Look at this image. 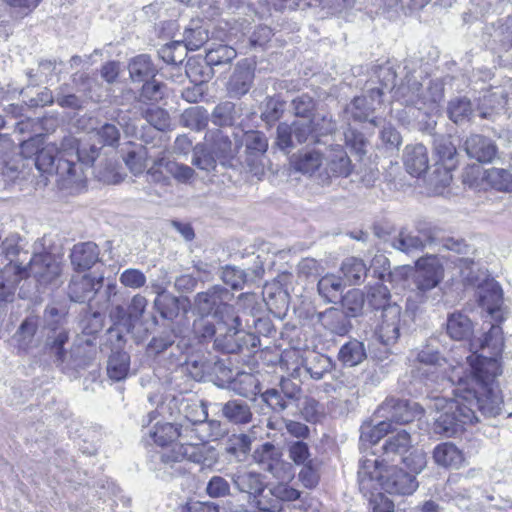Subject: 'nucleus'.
Segmentation results:
<instances>
[{
  "mask_svg": "<svg viewBox=\"0 0 512 512\" xmlns=\"http://www.w3.org/2000/svg\"><path fill=\"white\" fill-rule=\"evenodd\" d=\"M486 182L499 191H512V174L502 168H490L485 171Z\"/></svg>",
  "mask_w": 512,
  "mask_h": 512,
  "instance_id": "09e8293b",
  "label": "nucleus"
},
{
  "mask_svg": "<svg viewBox=\"0 0 512 512\" xmlns=\"http://www.w3.org/2000/svg\"><path fill=\"white\" fill-rule=\"evenodd\" d=\"M162 149L163 147L156 145L140 146L136 150L129 151L123 157V161L131 173L140 175L147 168L148 161L151 162V165L155 163Z\"/></svg>",
  "mask_w": 512,
  "mask_h": 512,
  "instance_id": "4be33fe9",
  "label": "nucleus"
},
{
  "mask_svg": "<svg viewBox=\"0 0 512 512\" xmlns=\"http://www.w3.org/2000/svg\"><path fill=\"white\" fill-rule=\"evenodd\" d=\"M179 298L170 293H159L154 300V307L159 312L160 316L167 320L175 319L180 312V309H185L183 303Z\"/></svg>",
  "mask_w": 512,
  "mask_h": 512,
  "instance_id": "72a5a7b5",
  "label": "nucleus"
},
{
  "mask_svg": "<svg viewBox=\"0 0 512 512\" xmlns=\"http://www.w3.org/2000/svg\"><path fill=\"white\" fill-rule=\"evenodd\" d=\"M281 453L272 443L266 442L255 449L253 458L255 462L263 466L264 470L274 473L275 466L279 463Z\"/></svg>",
  "mask_w": 512,
  "mask_h": 512,
  "instance_id": "a19ab883",
  "label": "nucleus"
},
{
  "mask_svg": "<svg viewBox=\"0 0 512 512\" xmlns=\"http://www.w3.org/2000/svg\"><path fill=\"white\" fill-rule=\"evenodd\" d=\"M390 298V291L383 284H376L369 287L366 295L368 305L375 310L381 309L382 311H384V308L387 307L388 304H392Z\"/></svg>",
  "mask_w": 512,
  "mask_h": 512,
  "instance_id": "603ef678",
  "label": "nucleus"
},
{
  "mask_svg": "<svg viewBox=\"0 0 512 512\" xmlns=\"http://www.w3.org/2000/svg\"><path fill=\"white\" fill-rule=\"evenodd\" d=\"M367 357L364 343L356 339L343 344L338 352V360L346 367H355Z\"/></svg>",
  "mask_w": 512,
  "mask_h": 512,
  "instance_id": "7c9ffc66",
  "label": "nucleus"
},
{
  "mask_svg": "<svg viewBox=\"0 0 512 512\" xmlns=\"http://www.w3.org/2000/svg\"><path fill=\"white\" fill-rule=\"evenodd\" d=\"M467 155L480 163H489L497 155L496 144L488 137L474 134L468 137L464 143Z\"/></svg>",
  "mask_w": 512,
  "mask_h": 512,
  "instance_id": "412c9836",
  "label": "nucleus"
},
{
  "mask_svg": "<svg viewBox=\"0 0 512 512\" xmlns=\"http://www.w3.org/2000/svg\"><path fill=\"white\" fill-rule=\"evenodd\" d=\"M69 257L74 270L86 271L100 261V249L91 241L77 243L71 249Z\"/></svg>",
  "mask_w": 512,
  "mask_h": 512,
  "instance_id": "aec40b11",
  "label": "nucleus"
},
{
  "mask_svg": "<svg viewBox=\"0 0 512 512\" xmlns=\"http://www.w3.org/2000/svg\"><path fill=\"white\" fill-rule=\"evenodd\" d=\"M187 50L182 41H173L162 46L158 54L167 64H181L187 55Z\"/></svg>",
  "mask_w": 512,
  "mask_h": 512,
  "instance_id": "8fccbe9b",
  "label": "nucleus"
},
{
  "mask_svg": "<svg viewBox=\"0 0 512 512\" xmlns=\"http://www.w3.org/2000/svg\"><path fill=\"white\" fill-rule=\"evenodd\" d=\"M325 160L326 168L318 174V181L323 185L332 177H348L352 172L351 160L341 145L331 146Z\"/></svg>",
  "mask_w": 512,
  "mask_h": 512,
  "instance_id": "ddd939ff",
  "label": "nucleus"
},
{
  "mask_svg": "<svg viewBox=\"0 0 512 512\" xmlns=\"http://www.w3.org/2000/svg\"><path fill=\"white\" fill-rule=\"evenodd\" d=\"M219 319H209L208 316L200 315L194 320L193 333L200 341H213L218 336Z\"/></svg>",
  "mask_w": 512,
  "mask_h": 512,
  "instance_id": "49530a36",
  "label": "nucleus"
},
{
  "mask_svg": "<svg viewBox=\"0 0 512 512\" xmlns=\"http://www.w3.org/2000/svg\"><path fill=\"white\" fill-rule=\"evenodd\" d=\"M178 423H157L151 431L149 438L161 447H165L178 439Z\"/></svg>",
  "mask_w": 512,
  "mask_h": 512,
  "instance_id": "c03bdc74",
  "label": "nucleus"
},
{
  "mask_svg": "<svg viewBox=\"0 0 512 512\" xmlns=\"http://www.w3.org/2000/svg\"><path fill=\"white\" fill-rule=\"evenodd\" d=\"M231 298L232 294L226 288L216 285L196 294L194 309L203 316L213 314V319L221 321L235 314L234 308L228 304Z\"/></svg>",
  "mask_w": 512,
  "mask_h": 512,
  "instance_id": "6e6552de",
  "label": "nucleus"
},
{
  "mask_svg": "<svg viewBox=\"0 0 512 512\" xmlns=\"http://www.w3.org/2000/svg\"><path fill=\"white\" fill-rule=\"evenodd\" d=\"M342 318V313L335 308L327 309L325 312L320 314L322 324L331 332L340 335L347 332L346 325L344 323H340Z\"/></svg>",
  "mask_w": 512,
  "mask_h": 512,
  "instance_id": "e2e57ef3",
  "label": "nucleus"
},
{
  "mask_svg": "<svg viewBox=\"0 0 512 512\" xmlns=\"http://www.w3.org/2000/svg\"><path fill=\"white\" fill-rule=\"evenodd\" d=\"M358 482L365 494H373L381 489L389 494L410 495L418 487L414 475L397 466H383L376 458H366L360 462Z\"/></svg>",
  "mask_w": 512,
  "mask_h": 512,
  "instance_id": "f03ea898",
  "label": "nucleus"
},
{
  "mask_svg": "<svg viewBox=\"0 0 512 512\" xmlns=\"http://www.w3.org/2000/svg\"><path fill=\"white\" fill-rule=\"evenodd\" d=\"M191 162L198 169L209 172L216 168L217 158L204 145L198 144L193 149Z\"/></svg>",
  "mask_w": 512,
  "mask_h": 512,
  "instance_id": "6e6d98bb",
  "label": "nucleus"
},
{
  "mask_svg": "<svg viewBox=\"0 0 512 512\" xmlns=\"http://www.w3.org/2000/svg\"><path fill=\"white\" fill-rule=\"evenodd\" d=\"M66 143L68 145V151H66V155L69 157V160H72L73 166L77 168L75 174H71L70 183H78L83 179V165L89 166L94 163V161L99 156V148L96 146H91L89 150L85 148H79L77 145V141L73 137L66 138Z\"/></svg>",
  "mask_w": 512,
  "mask_h": 512,
  "instance_id": "a211bd4d",
  "label": "nucleus"
},
{
  "mask_svg": "<svg viewBox=\"0 0 512 512\" xmlns=\"http://www.w3.org/2000/svg\"><path fill=\"white\" fill-rule=\"evenodd\" d=\"M129 75L133 82H144L156 75V68L149 55L141 54L129 62Z\"/></svg>",
  "mask_w": 512,
  "mask_h": 512,
  "instance_id": "473e14b6",
  "label": "nucleus"
},
{
  "mask_svg": "<svg viewBox=\"0 0 512 512\" xmlns=\"http://www.w3.org/2000/svg\"><path fill=\"white\" fill-rule=\"evenodd\" d=\"M235 487L240 491L252 495L260 494L264 489L261 475L254 471L238 470L231 476Z\"/></svg>",
  "mask_w": 512,
  "mask_h": 512,
  "instance_id": "cd10ccee",
  "label": "nucleus"
},
{
  "mask_svg": "<svg viewBox=\"0 0 512 512\" xmlns=\"http://www.w3.org/2000/svg\"><path fill=\"white\" fill-rule=\"evenodd\" d=\"M302 468L298 474L299 481L306 488H314L319 483V467L316 460L301 465Z\"/></svg>",
  "mask_w": 512,
  "mask_h": 512,
  "instance_id": "774afa93",
  "label": "nucleus"
},
{
  "mask_svg": "<svg viewBox=\"0 0 512 512\" xmlns=\"http://www.w3.org/2000/svg\"><path fill=\"white\" fill-rule=\"evenodd\" d=\"M406 171L415 177L422 175L429 167L427 148L421 144L407 145L403 154Z\"/></svg>",
  "mask_w": 512,
  "mask_h": 512,
  "instance_id": "b1692460",
  "label": "nucleus"
},
{
  "mask_svg": "<svg viewBox=\"0 0 512 512\" xmlns=\"http://www.w3.org/2000/svg\"><path fill=\"white\" fill-rule=\"evenodd\" d=\"M288 455L296 465H303L315 460L311 458L308 444L303 441L292 442L288 447Z\"/></svg>",
  "mask_w": 512,
  "mask_h": 512,
  "instance_id": "338daca9",
  "label": "nucleus"
},
{
  "mask_svg": "<svg viewBox=\"0 0 512 512\" xmlns=\"http://www.w3.org/2000/svg\"><path fill=\"white\" fill-rule=\"evenodd\" d=\"M240 327L241 321L236 314L219 321L218 336L213 344L214 349L223 353H238L244 347H256L257 337Z\"/></svg>",
  "mask_w": 512,
  "mask_h": 512,
  "instance_id": "423d86ee",
  "label": "nucleus"
},
{
  "mask_svg": "<svg viewBox=\"0 0 512 512\" xmlns=\"http://www.w3.org/2000/svg\"><path fill=\"white\" fill-rule=\"evenodd\" d=\"M320 297L328 303H336L342 295L343 283L341 278L334 274H326L317 285Z\"/></svg>",
  "mask_w": 512,
  "mask_h": 512,
  "instance_id": "f704fd0d",
  "label": "nucleus"
},
{
  "mask_svg": "<svg viewBox=\"0 0 512 512\" xmlns=\"http://www.w3.org/2000/svg\"><path fill=\"white\" fill-rule=\"evenodd\" d=\"M400 329L401 307L397 303L388 304L382 311L376 335L382 344L388 346L397 342Z\"/></svg>",
  "mask_w": 512,
  "mask_h": 512,
  "instance_id": "4468645a",
  "label": "nucleus"
},
{
  "mask_svg": "<svg viewBox=\"0 0 512 512\" xmlns=\"http://www.w3.org/2000/svg\"><path fill=\"white\" fill-rule=\"evenodd\" d=\"M208 38V30L203 28L199 24V21H192L190 25L185 28L181 41L186 49L195 51L201 48L207 42Z\"/></svg>",
  "mask_w": 512,
  "mask_h": 512,
  "instance_id": "79ce46f5",
  "label": "nucleus"
},
{
  "mask_svg": "<svg viewBox=\"0 0 512 512\" xmlns=\"http://www.w3.org/2000/svg\"><path fill=\"white\" fill-rule=\"evenodd\" d=\"M204 428L205 426H192L191 424L178 423V438L181 440L178 444L184 445V447L204 444L209 438Z\"/></svg>",
  "mask_w": 512,
  "mask_h": 512,
  "instance_id": "37998d69",
  "label": "nucleus"
},
{
  "mask_svg": "<svg viewBox=\"0 0 512 512\" xmlns=\"http://www.w3.org/2000/svg\"><path fill=\"white\" fill-rule=\"evenodd\" d=\"M341 272L349 285H359L366 278L368 269L362 259L349 257L342 262Z\"/></svg>",
  "mask_w": 512,
  "mask_h": 512,
  "instance_id": "e433bc0d",
  "label": "nucleus"
},
{
  "mask_svg": "<svg viewBox=\"0 0 512 512\" xmlns=\"http://www.w3.org/2000/svg\"><path fill=\"white\" fill-rule=\"evenodd\" d=\"M294 130L292 124L280 123L277 126L276 145L282 151L289 153L295 147Z\"/></svg>",
  "mask_w": 512,
  "mask_h": 512,
  "instance_id": "0e129e2a",
  "label": "nucleus"
},
{
  "mask_svg": "<svg viewBox=\"0 0 512 512\" xmlns=\"http://www.w3.org/2000/svg\"><path fill=\"white\" fill-rule=\"evenodd\" d=\"M44 319L52 330V335L47 337L46 346L49 349L50 355L55 357V361L62 364L66 361L67 357L63 346L68 341V332L60 328L65 320V312L57 307L50 306L44 312Z\"/></svg>",
  "mask_w": 512,
  "mask_h": 512,
  "instance_id": "9d476101",
  "label": "nucleus"
},
{
  "mask_svg": "<svg viewBox=\"0 0 512 512\" xmlns=\"http://www.w3.org/2000/svg\"><path fill=\"white\" fill-rule=\"evenodd\" d=\"M375 77L381 85V88H373L370 90V97L374 99L377 96L378 103L381 102L384 89L393 90L396 84V72L394 68L389 64L385 63L378 66L374 71Z\"/></svg>",
  "mask_w": 512,
  "mask_h": 512,
  "instance_id": "ea45409f",
  "label": "nucleus"
},
{
  "mask_svg": "<svg viewBox=\"0 0 512 512\" xmlns=\"http://www.w3.org/2000/svg\"><path fill=\"white\" fill-rule=\"evenodd\" d=\"M223 416L231 423L236 425H245L252 420V411L250 406L242 400H230L222 407Z\"/></svg>",
  "mask_w": 512,
  "mask_h": 512,
  "instance_id": "2f4dec72",
  "label": "nucleus"
},
{
  "mask_svg": "<svg viewBox=\"0 0 512 512\" xmlns=\"http://www.w3.org/2000/svg\"><path fill=\"white\" fill-rule=\"evenodd\" d=\"M391 423L382 420L376 425L364 424L361 427V441H367L376 444L381 438L392 432Z\"/></svg>",
  "mask_w": 512,
  "mask_h": 512,
  "instance_id": "864d4df0",
  "label": "nucleus"
},
{
  "mask_svg": "<svg viewBox=\"0 0 512 512\" xmlns=\"http://www.w3.org/2000/svg\"><path fill=\"white\" fill-rule=\"evenodd\" d=\"M168 405L169 409H176L183 418L179 423L191 424L192 426H219L216 421L206 423L208 411L203 401L193 398L173 397Z\"/></svg>",
  "mask_w": 512,
  "mask_h": 512,
  "instance_id": "f8f14e48",
  "label": "nucleus"
},
{
  "mask_svg": "<svg viewBox=\"0 0 512 512\" xmlns=\"http://www.w3.org/2000/svg\"><path fill=\"white\" fill-rule=\"evenodd\" d=\"M29 273L39 282L48 283L58 277L60 268L50 254L39 253L31 258Z\"/></svg>",
  "mask_w": 512,
  "mask_h": 512,
  "instance_id": "5701e85b",
  "label": "nucleus"
},
{
  "mask_svg": "<svg viewBox=\"0 0 512 512\" xmlns=\"http://www.w3.org/2000/svg\"><path fill=\"white\" fill-rule=\"evenodd\" d=\"M332 363L330 358L323 355L314 356L313 360L306 364V371L310 374L311 378L321 380L324 375L330 371Z\"/></svg>",
  "mask_w": 512,
  "mask_h": 512,
  "instance_id": "69168bd1",
  "label": "nucleus"
},
{
  "mask_svg": "<svg viewBox=\"0 0 512 512\" xmlns=\"http://www.w3.org/2000/svg\"><path fill=\"white\" fill-rule=\"evenodd\" d=\"M236 50L228 45H218L216 48H211L206 54V62L210 66H217L221 64L230 63L236 58Z\"/></svg>",
  "mask_w": 512,
  "mask_h": 512,
  "instance_id": "4d7b16f0",
  "label": "nucleus"
},
{
  "mask_svg": "<svg viewBox=\"0 0 512 512\" xmlns=\"http://www.w3.org/2000/svg\"><path fill=\"white\" fill-rule=\"evenodd\" d=\"M454 386L453 398L435 397L431 406L439 413L435 418L433 431L445 437H452L462 431L464 425L479 421L476 411L466 404V401L473 402V399L461 394L458 385Z\"/></svg>",
  "mask_w": 512,
  "mask_h": 512,
  "instance_id": "7ed1b4c3",
  "label": "nucleus"
},
{
  "mask_svg": "<svg viewBox=\"0 0 512 512\" xmlns=\"http://www.w3.org/2000/svg\"><path fill=\"white\" fill-rule=\"evenodd\" d=\"M369 99L366 96L355 97L348 106L347 112L357 121L368 120L375 109L374 102H378L377 96H374V99L369 96Z\"/></svg>",
  "mask_w": 512,
  "mask_h": 512,
  "instance_id": "de8ad7c7",
  "label": "nucleus"
},
{
  "mask_svg": "<svg viewBox=\"0 0 512 512\" xmlns=\"http://www.w3.org/2000/svg\"><path fill=\"white\" fill-rule=\"evenodd\" d=\"M421 89L422 85L418 81L413 80L411 82V80L408 79L407 85L398 87L395 94L399 98H402L406 105H417L421 100L423 103H437L443 98V88L439 83H431L428 88L429 96L422 97L420 93Z\"/></svg>",
  "mask_w": 512,
  "mask_h": 512,
  "instance_id": "dca6fc26",
  "label": "nucleus"
},
{
  "mask_svg": "<svg viewBox=\"0 0 512 512\" xmlns=\"http://www.w3.org/2000/svg\"><path fill=\"white\" fill-rule=\"evenodd\" d=\"M417 360L422 365L419 368V372H421V374L425 376L427 381H430L432 383H437L440 380H447L449 383H451L449 379L451 367H467L466 363H449L445 358L441 357L438 352H435L430 348H426L418 352Z\"/></svg>",
  "mask_w": 512,
  "mask_h": 512,
  "instance_id": "9b49d317",
  "label": "nucleus"
},
{
  "mask_svg": "<svg viewBox=\"0 0 512 512\" xmlns=\"http://www.w3.org/2000/svg\"><path fill=\"white\" fill-rule=\"evenodd\" d=\"M341 303L348 317H356L363 309L364 294L359 289H351L344 296L341 295Z\"/></svg>",
  "mask_w": 512,
  "mask_h": 512,
  "instance_id": "3c124183",
  "label": "nucleus"
},
{
  "mask_svg": "<svg viewBox=\"0 0 512 512\" xmlns=\"http://www.w3.org/2000/svg\"><path fill=\"white\" fill-rule=\"evenodd\" d=\"M130 356L124 351H115L109 356L107 374L113 381L124 380L129 373Z\"/></svg>",
  "mask_w": 512,
  "mask_h": 512,
  "instance_id": "c9c22d12",
  "label": "nucleus"
},
{
  "mask_svg": "<svg viewBox=\"0 0 512 512\" xmlns=\"http://www.w3.org/2000/svg\"><path fill=\"white\" fill-rule=\"evenodd\" d=\"M500 374V364L491 358L482 360L480 365L473 367L471 371L463 366H453L449 379L451 385H458L461 394L473 399V402L466 401V404L473 408L476 414L493 418L502 410V397L499 390L493 388V381Z\"/></svg>",
  "mask_w": 512,
  "mask_h": 512,
  "instance_id": "f257e3e1",
  "label": "nucleus"
},
{
  "mask_svg": "<svg viewBox=\"0 0 512 512\" xmlns=\"http://www.w3.org/2000/svg\"><path fill=\"white\" fill-rule=\"evenodd\" d=\"M479 304L488 314L494 316L500 311L503 302L501 287L495 282H488L479 288Z\"/></svg>",
  "mask_w": 512,
  "mask_h": 512,
  "instance_id": "bb28decb",
  "label": "nucleus"
},
{
  "mask_svg": "<svg viewBox=\"0 0 512 512\" xmlns=\"http://www.w3.org/2000/svg\"><path fill=\"white\" fill-rule=\"evenodd\" d=\"M92 133L103 146H116L120 140V131L114 124L105 123L93 129Z\"/></svg>",
  "mask_w": 512,
  "mask_h": 512,
  "instance_id": "680f3d73",
  "label": "nucleus"
},
{
  "mask_svg": "<svg viewBox=\"0 0 512 512\" xmlns=\"http://www.w3.org/2000/svg\"><path fill=\"white\" fill-rule=\"evenodd\" d=\"M146 175L149 182L169 187L172 184L171 177L180 184H191L196 172L186 164L169 159L167 149L163 147L155 163L147 169Z\"/></svg>",
  "mask_w": 512,
  "mask_h": 512,
  "instance_id": "39448f33",
  "label": "nucleus"
},
{
  "mask_svg": "<svg viewBox=\"0 0 512 512\" xmlns=\"http://www.w3.org/2000/svg\"><path fill=\"white\" fill-rule=\"evenodd\" d=\"M472 114L471 103L466 98L451 100L448 105L449 118L454 123H460Z\"/></svg>",
  "mask_w": 512,
  "mask_h": 512,
  "instance_id": "bf43d9fd",
  "label": "nucleus"
},
{
  "mask_svg": "<svg viewBox=\"0 0 512 512\" xmlns=\"http://www.w3.org/2000/svg\"><path fill=\"white\" fill-rule=\"evenodd\" d=\"M324 156L317 150L299 152L292 158V166L298 172L314 176L319 174V169L323 164Z\"/></svg>",
  "mask_w": 512,
  "mask_h": 512,
  "instance_id": "a878e982",
  "label": "nucleus"
},
{
  "mask_svg": "<svg viewBox=\"0 0 512 512\" xmlns=\"http://www.w3.org/2000/svg\"><path fill=\"white\" fill-rule=\"evenodd\" d=\"M103 276L95 277L90 274L73 277L68 286V295L74 302L84 303L94 298L102 287Z\"/></svg>",
  "mask_w": 512,
  "mask_h": 512,
  "instance_id": "6ab92c4d",
  "label": "nucleus"
},
{
  "mask_svg": "<svg viewBox=\"0 0 512 512\" xmlns=\"http://www.w3.org/2000/svg\"><path fill=\"white\" fill-rule=\"evenodd\" d=\"M212 153L221 164L226 165L231 159L234 158L236 149L230 138L222 132H217L213 139Z\"/></svg>",
  "mask_w": 512,
  "mask_h": 512,
  "instance_id": "a18cd8bd",
  "label": "nucleus"
},
{
  "mask_svg": "<svg viewBox=\"0 0 512 512\" xmlns=\"http://www.w3.org/2000/svg\"><path fill=\"white\" fill-rule=\"evenodd\" d=\"M252 438L244 433L231 435L226 443V453L236 461L243 462L250 453Z\"/></svg>",
  "mask_w": 512,
  "mask_h": 512,
  "instance_id": "58836bf2",
  "label": "nucleus"
},
{
  "mask_svg": "<svg viewBox=\"0 0 512 512\" xmlns=\"http://www.w3.org/2000/svg\"><path fill=\"white\" fill-rule=\"evenodd\" d=\"M433 458L438 465L455 469L464 461L462 452L450 442L437 445L433 451Z\"/></svg>",
  "mask_w": 512,
  "mask_h": 512,
  "instance_id": "c756f323",
  "label": "nucleus"
},
{
  "mask_svg": "<svg viewBox=\"0 0 512 512\" xmlns=\"http://www.w3.org/2000/svg\"><path fill=\"white\" fill-rule=\"evenodd\" d=\"M378 418H382L391 425L407 424L423 414L422 407L414 401L388 397L375 412ZM393 428V426H391Z\"/></svg>",
  "mask_w": 512,
  "mask_h": 512,
  "instance_id": "1a4fd4ad",
  "label": "nucleus"
},
{
  "mask_svg": "<svg viewBox=\"0 0 512 512\" xmlns=\"http://www.w3.org/2000/svg\"><path fill=\"white\" fill-rule=\"evenodd\" d=\"M252 81V71L249 68L245 70L239 68L235 71L231 78V91L234 92L236 95H244L249 91Z\"/></svg>",
  "mask_w": 512,
  "mask_h": 512,
  "instance_id": "052dcab7",
  "label": "nucleus"
},
{
  "mask_svg": "<svg viewBox=\"0 0 512 512\" xmlns=\"http://www.w3.org/2000/svg\"><path fill=\"white\" fill-rule=\"evenodd\" d=\"M244 143L250 156H262L268 149V139L260 131H249L245 134Z\"/></svg>",
  "mask_w": 512,
  "mask_h": 512,
  "instance_id": "5fc2aeb1",
  "label": "nucleus"
},
{
  "mask_svg": "<svg viewBox=\"0 0 512 512\" xmlns=\"http://www.w3.org/2000/svg\"><path fill=\"white\" fill-rule=\"evenodd\" d=\"M481 348L490 349L489 356L478 354H470L467 356L466 368H468V371L473 370V367L479 366L484 359L493 358L499 364L498 357H500L504 348L503 332L500 326L491 325L489 331L484 336Z\"/></svg>",
  "mask_w": 512,
  "mask_h": 512,
  "instance_id": "f3484780",
  "label": "nucleus"
},
{
  "mask_svg": "<svg viewBox=\"0 0 512 512\" xmlns=\"http://www.w3.org/2000/svg\"><path fill=\"white\" fill-rule=\"evenodd\" d=\"M261 399L275 413L283 412L293 403L276 388L267 389L261 394Z\"/></svg>",
  "mask_w": 512,
  "mask_h": 512,
  "instance_id": "13d9d810",
  "label": "nucleus"
},
{
  "mask_svg": "<svg viewBox=\"0 0 512 512\" xmlns=\"http://www.w3.org/2000/svg\"><path fill=\"white\" fill-rule=\"evenodd\" d=\"M411 444V436L406 430H400L390 435L383 445V455L386 459L394 460L396 456L401 458L407 453Z\"/></svg>",
  "mask_w": 512,
  "mask_h": 512,
  "instance_id": "c85d7f7f",
  "label": "nucleus"
},
{
  "mask_svg": "<svg viewBox=\"0 0 512 512\" xmlns=\"http://www.w3.org/2000/svg\"><path fill=\"white\" fill-rule=\"evenodd\" d=\"M68 145L66 138L62 141L59 148L54 143L45 144L36 153L35 165L42 173L57 174L64 181L70 183L71 174H75L77 168L73 166L72 160L66 155Z\"/></svg>",
  "mask_w": 512,
  "mask_h": 512,
  "instance_id": "0eeeda50",
  "label": "nucleus"
},
{
  "mask_svg": "<svg viewBox=\"0 0 512 512\" xmlns=\"http://www.w3.org/2000/svg\"><path fill=\"white\" fill-rule=\"evenodd\" d=\"M23 277V271L15 264L9 263L0 270V302L14 299L17 285Z\"/></svg>",
  "mask_w": 512,
  "mask_h": 512,
  "instance_id": "393cba45",
  "label": "nucleus"
},
{
  "mask_svg": "<svg viewBox=\"0 0 512 512\" xmlns=\"http://www.w3.org/2000/svg\"><path fill=\"white\" fill-rule=\"evenodd\" d=\"M473 332L471 320L462 313H453L447 320V333L455 340L469 338Z\"/></svg>",
  "mask_w": 512,
  "mask_h": 512,
  "instance_id": "4c0bfd02",
  "label": "nucleus"
},
{
  "mask_svg": "<svg viewBox=\"0 0 512 512\" xmlns=\"http://www.w3.org/2000/svg\"><path fill=\"white\" fill-rule=\"evenodd\" d=\"M444 278V268L435 255L419 258L413 275L414 289L407 298V310L416 312L420 305L433 302L440 296L438 286Z\"/></svg>",
  "mask_w": 512,
  "mask_h": 512,
  "instance_id": "20e7f679",
  "label": "nucleus"
},
{
  "mask_svg": "<svg viewBox=\"0 0 512 512\" xmlns=\"http://www.w3.org/2000/svg\"><path fill=\"white\" fill-rule=\"evenodd\" d=\"M434 240L430 229L418 230L417 233L402 229L391 238V246L405 254L411 255L421 252Z\"/></svg>",
  "mask_w": 512,
  "mask_h": 512,
  "instance_id": "2eb2a0df",
  "label": "nucleus"
}]
</instances>
